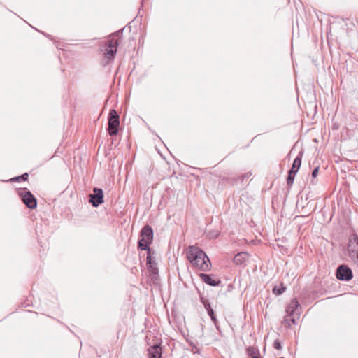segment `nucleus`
Instances as JSON below:
<instances>
[{
	"label": "nucleus",
	"mask_w": 358,
	"mask_h": 358,
	"mask_svg": "<svg viewBox=\"0 0 358 358\" xmlns=\"http://www.w3.org/2000/svg\"><path fill=\"white\" fill-rule=\"evenodd\" d=\"M187 257L191 264L202 271L210 268V261L206 254L198 247L189 246L186 252Z\"/></svg>",
	"instance_id": "f257e3e1"
},
{
	"label": "nucleus",
	"mask_w": 358,
	"mask_h": 358,
	"mask_svg": "<svg viewBox=\"0 0 358 358\" xmlns=\"http://www.w3.org/2000/svg\"><path fill=\"white\" fill-rule=\"evenodd\" d=\"M124 28L111 34L106 41V46L102 50L103 55L108 60L114 59L119 45V39L121 38Z\"/></svg>",
	"instance_id": "f03ea898"
},
{
	"label": "nucleus",
	"mask_w": 358,
	"mask_h": 358,
	"mask_svg": "<svg viewBox=\"0 0 358 358\" xmlns=\"http://www.w3.org/2000/svg\"><path fill=\"white\" fill-rule=\"evenodd\" d=\"M108 134L110 136H116L119 131L120 116L117 112L111 109L108 114Z\"/></svg>",
	"instance_id": "7ed1b4c3"
},
{
	"label": "nucleus",
	"mask_w": 358,
	"mask_h": 358,
	"mask_svg": "<svg viewBox=\"0 0 358 358\" xmlns=\"http://www.w3.org/2000/svg\"><path fill=\"white\" fill-rule=\"evenodd\" d=\"M18 195L28 208L35 209L37 207V200L36 197L27 188L20 189Z\"/></svg>",
	"instance_id": "20e7f679"
},
{
	"label": "nucleus",
	"mask_w": 358,
	"mask_h": 358,
	"mask_svg": "<svg viewBox=\"0 0 358 358\" xmlns=\"http://www.w3.org/2000/svg\"><path fill=\"white\" fill-rule=\"evenodd\" d=\"M348 248L349 257L358 265V236L357 234H352L350 236Z\"/></svg>",
	"instance_id": "39448f33"
},
{
	"label": "nucleus",
	"mask_w": 358,
	"mask_h": 358,
	"mask_svg": "<svg viewBox=\"0 0 358 358\" xmlns=\"http://www.w3.org/2000/svg\"><path fill=\"white\" fill-rule=\"evenodd\" d=\"M336 278L341 281H350L353 278V273L351 268L345 265L341 264L338 266L336 271Z\"/></svg>",
	"instance_id": "423d86ee"
},
{
	"label": "nucleus",
	"mask_w": 358,
	"mask_h": 358,
	"mask_svg": "<svg viewBox=\"0 0 358 358\" xmlns=\"http://www.w3.org/2000/svg\"><path fill=\"white\" fill-rule=\"evenodd\" d=\"M94 193L90 195V203L93 207H98L103 203V192L101 189L94 187L93 189Z\"/></svg>",
	"instance_id": "0eeeda50"
},
{
	"label": "nucleus",
	"mask_w": 358,
	"mask_h": 358,
	"mask_svg": "<svg viewBox=\"0 0 358 358\" xmlns=\"http://www.w3.org/2000/svg\"><path fill=\"white\" fill-rule=\"evenodd\" d=\"M152 254L153 253H149L147 255L146 265L150 275L153 278L155 275H158V268L156 261L152 256Z\"/></svg>",
	"instance_id": "6e6552de"
},
{
	"label": "nucleus",
	"mask_w": 358,
	"mask_h": 358,
	"mask_svg": "<svg viewBox=\"0 0 358 358\" xmlns=\"http://www.w3.org/2000/svg\"><path fill=\"white\" fill-rule=\"evenodd\" d=\"M201 302L203 305L205 309L206 310L208 315L210 316L211 320L214 323L215 326L216 327V329L217 330H220L219 326L217 325V320L215 317L214 310L210 306V303L208 299L204 298L203 296H201Z\"/></svg>",
	"instance_id": "1a4fd4ad"
},
{
	"label": "nucleus",
	"mask_w": 358,
	"mask_h": 358,
	"mask_svg": "<svg viewBox=\"0 0 358 358\" xmlns=\"http://www.w3.org/2000/svg\"><path fill=\"white\" fill-rule=\"evenodd\" d=\"M300 309H301V307L300 306L299 302L296 299H293L287 307L286 312L289 316H293L294 315H299Z\"/></svg>",
	"instance_id": "9d476101"
},
{
	"label": "nucleus",
	"mask_w": 358,
	"mask_h": 358,
	"mask_svg": "<svg viewBox=\"0 0 358 358\" xmlns=\"http://www.w3.org/2000/svg\"><path fill=\"white\" fill-rule=\"evenodd\" d=\"M140 236L141 237V239H144L145 241L152 243L153 240V230L152 227L149 224L145 225L140 232Z\"/></svg>",
	"instance_id": "9b49d317"
},
{
	"label": "nucleus",
	"mask_w": 358,
	"mask_h": 358,
	"mask_svg": "<svg viewBox=\"0 0 358 358\" xmlns=\"http://www.w3.org/2000/svg\"><path fill=\"white\" fill-rule=\"evenodd\" d=\"M199 277L202 280L203 282H204L206 284L212 286V287H216L219 286L221 284L220 280H215L213 278L212 275L210 274H206V273H200Z\"/></svg>",
	"instance_id": "f8f14e48"
},
{
	"label": "nucleus",
	"mask_w": 358,
	"mask_h": 358,
	"mask_svg": "<svg viewBox=\"0 0 358 358\" xmlns=\"http://www.w3.org/2000/svg\"><path fill=\"white\" fill-rule=\"evenodd\" d=\"M162 350L160 344H155L148 349L149 358H161Z\"/></svg>",
	"instance_id": "ddd939ff"
},
{
	"label": "nucleus",
	"mask_w": 358,
	"mask_h": 358,
	"mask_svg": "<svg viewBox=\"0 0 358 358\" xmlns=\"http://www.w3.org/2000/svg\"><path fill=\"white\" fill-rule=\"evenodd\" d=\"M248 257V253L246 252H240L235 255L233 262L236 265L241 266L245 262Z\"/></svg>",
	"instance_id": "4468645a"
},
{
	"label": "nucleus",
	"mask_w": 358,
	"mask_h": 358,
	"mask_svg": "<svg viewBox=\"0 0 358 358\" xmlns=\"http://www.w3.org/2000/svg\"><path fill=\"white\" fill-rule=\"evenodd\" d=\"M303 157V152H299L297 157L294 159L292 168L289 170L292 172L296 173L298 172L301 165V160Z\"/></svg>",
	"instance_id": "2eb2a0df"
},
{
	"label": "nucleus",
	"mask_w": 358,
	"mask_h": 358,
	"mask_svg": "<svg viewBox=\"0 0 358 358\" xmlns=\"http://www.w3.org/2000/svg\"><path fill=\"white\" fill-rule=\"evenodd\" d=\"M150 243L145 241L144 239H140L138 242V248L141 250H146L147 255L153 253L152 249L150 248Z\"/></svg>",
	"instance_id": "dca6fc26"
},
{
	"label": "nucleus",
	"mask_w": 358,
	"mask_h": 358,
	"mask_svg": "<svg viewBox=\"0 0 358 358\" xmlns=\"http://www.w3.org/2000/svg\"><path fill=\"white\" fill-rule=\"evenodd\" d=\"M248 358H262L259 350L257 348L250 346L246 350Z\"/></svg>",
	"instance_id": "f3484780"
},
{
	"label": "nucleus",
	"mask_w": 358,
	"mask_h": 358,
	"mask_svg": "<svg viewBox=\"0 0 358 358\" xmlns=\"http://www.w3.org/2000/svg\"><path fill=\"white\" fill-rule=\"evenodd\" d=\"M286 290V287L283 283H280L279 286H275L273 288V293L277 296L282 294Z\"/></svg>",
	"instance_id": "a211bd4d"
},
{
	"label": "nucleus",
	"mask_w": 358,
	"mask_h": 358,
	"mask_svg": "<svg viewBox=\"0 0 358 358\" xmlns=\"http://www.w3.org/2000/svg\"><path fill=\"white\" fill-rule=\"evenodd\" d=\"M29 177V174L27 173H24L19 176H15L9 180L10 182H19V181H26L27 180Z\"/></svg>",
	"instance_id": "6ab92c4d"
},
{
	"label": "nucleus",
	"mask_w": 358,
	"mask_h": 358,
	"mask_svg": "<svg viewBox=\"0 0 358 358\" xmlns=\"http://www.w3.org/2000/svg\"><path fill=\"white\" fill-rule=\"evenodd\" d=\"M296 173H293L290 171H288V176L287 178V184L289 187H291L294 183L295 176Z\"/></svg>",
	"instance_id": "aec40b11"
},
{
	"label": "nucleus",
	"mask_w": 358,
	"mask_h": 358,
	"mask_svg": "<svg viewBox=\"0 0 358 358\" xmlns=\"http://www.w3.org/2000/svg\"><path fill=\"white\" fill-rule=\"evenodd\" d=\"M220 235V233L218 231H209L208 234V236L209 238L215 239L217 238Z\"/></svg>",
	"instance_id": "412c9836"
},
{
	"label": "nucleus",
	"mask_w": 358,
	"mask_h": 358,
	"mask_svg": "<svg viewBox=\"0 0 358 358\" xmlns=\"http://www.w3.org/2000/svg\"><path fill=\"white\" fill-rule=\"evenodd\" d=\"M319 171V166L315 167L312 171V177L316 178Z\"/></svg>",
	"instance_id": "4be33fe9"
},
{
	"label": "nucleus",
	"mask_w": 358,
	"mask_h": 358,
	"mask_svg": "<svg viewBox=\"0 0 358 358\" xmlns=\"http://www.w3.org/2000/svg\"><path fill=\"white\" fill-rule=\"evenodd\" d=\"M273 347L277 349V350H280L281 349V344L279 342V341L276 340L275 341L274 343H273Z\"/></svg>",
	"instance_id": "5701e85b"
},
{
	"label": "nucleus",
	"mask_w": 358,
	"mask_h": 358,
	"mask_svg": "<svg viewBox=\"0 0 358 358\" xmlns=\"http://www.w3.org/2000/svg\"><path fill=\"white\" fill-rule=\"evenodd\" d=\"M192 350L194 353H199V348L195 345H192Z\"/></svg>",
	"instance_id": "b1692460"
},
{
	"label": "nucleus",
	"mask_w": 358,
	"mask_h": 358,
	"mask_svg": "<svg viewBox=\"0 0 358 358\" xmlns=\"http://www.w3.org/2000/svg\"><path fill=\"white\" fill-rule=\"evenodd\" d=\"M291 321L294 324H296V319L294 317L292 318Z\"/></svg>",
	"instance_id": "393cba45"
},
{
	"label": "nucleus",
	"mask_w": 358,
	"mask_h": 358,
	"mask_svg": "<svg viewBox=\"0 0 358 358\" xmlns=\"http://www.w3.org/2000/svg\"><path fill=\"white\" fill-rule=\"evenodd\" d=\"M279 358H285V357H279Z\"/></svg>",
	"instance_id": "a878e982"
}]
</instances>
